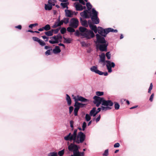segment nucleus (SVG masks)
Segmentation results:
<instances>
[{
    "label": "nucleus",
    "instance_id": "nucleus-1",
    "mask_svg": "<svg viewBox=\"0 0 156 156\" xmlns=\"http://www.w3.org/2000/svg\"><path fill=\"white\" fill-rule=\"evenodd\" d=\"M81 16L85 18L97 17L98 12L96 10H84L80 13Z\"/></svg>",
    "mask_w": 156,
    "mask_h": 156
},
{
    "label": "nucleus",
    "instance_id": "nucleus-2",
    "mask_svg": "<svg viewBox=\"0 0 156 156\" xmlns=\"http://www.w3.org/2000/svg\"><path fill=\"white\" fill-rule=\"evenodd\" d=\"M98 30V33L104 37H106L107 34L109 32L113 33H117L118 32L117 30H114L111 28L104 29L102 27H99Z\"/></svg>",
    "mask_w": 156,
    "mask_h": 156
},
{
    "label": "nucleus",
    "instance_id": "nucleus-3",
    "mask_svg": "<svg viewBox=\"0 0 156 156\" xmlns=\"http://www.w3.org/2000/svg\"><path fill=\"white\" fill-rule=\"evenodd\" d=\"M86 136L82 132H80L78 133L76 138L74 140H73L74 142L79 144L80 143H82L85 140Z\"/></svg>",
    "mask_w": 156,
    "mask_h": 156
},
{
    "label": "nucleus",
    "instance_id": "nucleus-4",
    "mask_svg": "<svg viewBox=\"0 0 156 156\" xmlns=\"http://www.w3.org/2000/svg\"><path fill=\"white\" fill-rule=\"evenodd\" d=\"M73 1H79L80 3L76 2H75L74 4V6L76 8V10H83L86 9L85 6H83L81 4L83 5H85V2L83 0H72ZM84 1L87 2H88V0H84Z\"/></svg>",
    "mask_w": 156,
    "mask_h": 156
},
{
    "label": "nucleus",
    "instance_id": "nucleus-5",
    "mask_svg": "<svg viewBox=\"0 0 156 156\" xmlns=\"http://www.w3.org/2000/svg\"><path fill=\"white\" fill-rule=\"evenodd\" d=\"M81 35L83 36L82 37L86 38L87 39H90L95 36V34L93 31L88 30L85 32L81 33Z\"/></svg>",
    "mask_w": 156,
    "mask_h": 156
},
{
    "label": "nucleus",
    "instance_id": "nucleus-6",
    "mask_svg": "<svg viewBox=\"0 0 156 156\" xmlns=\"http://www.w3.org/2000/svg\"><path fill=\"white\" fill-rule=\"evenodd\" d=\"M77 129H75L73 134H71V133H70L68 135L64 137V139L66 141H72L73 140L75 139V138H76L77 135Z\"/></svg>",
    "mask_w": 156,
    "mask_h": 156
},
{
    "label": "nucleus",
    "instance_id": "nucleus-7",
    "mask_svg": "<svg viewBox=\"0 0 156 156\" xmlns=\"http://www.w3.org/2000/svg\"><path fill=\"white\" fill-rule=\"evenodd\" d=\"M93 103L96 107H98L102 103L104 98L95 96L93 97Z\"/></svg>",
    "mask_w": 156,
    "mask_h": 156
},
{
    "label": "nucleus",
    "instance_id": "nucleus-8",
    "mask_svg": "<svg viewBox=\"0 0 156 156\" xmlns=\"http://www.w3.org/2000/svg\"><path fill=\"white\" fill-rule=\"evenodd\" d=\"M78 25L79 21L77 19L75 18L71 19L69 24V26L76 28L78 27Z\"/></svg>",
    "mask_w": 156,
    "mask_h": 156
},
{
    "label": "nucleus",
    "instance_id": "nucleus-9",
    "mask_svg": "<svg viewBox=\"0 0 156 156\" xmlns=\"http://www.w3.org/2000/svg\"><path fill=\"white\" fill-rule=\"evenodd\" d=\"M55 0H48V4L45 5V10H51L52 8V6L55 5Z\"/></svg>",
    "mask_w": 156,
    "mask_h": 156
},
{
    "label": "nucleus",
    "instance_id": "nucleus-10",
    "mask_svg": "<svg viewBox=\"0 0 156 156\" xmlns=\"http://www.w3.org/2000/svg\"><path fill=\"white\" fill-rule=\"evenodd\" d=\"M106 62L107 63L106 65L107 69L108 70L109 73H111L112 72V68H114L115 66V64L113 62H112L108 60L106 61Z\"/></svg>",
    "mask_w": 156,
    "mask_h": 156
},
{
    "label": "nucleus",
    "instance_id": "nucleus-11",
    "mask_svg": "<svg viewBox=\"0 0 156 156\" xmlns=\"http://www.w3.org/2000/svg\"><path fill=\"white\" fill-rule=\"evenodd\" d=\"M79 148L78 147L77 145L73 143H71L68 147L69 150L70 151L73 152V153L78 151Z\"/></svg>",
    "mask_w": 156,
    "mask_h": 156
},
{
    "label": "nucleus",
    "instance_id": "nucleus-12",
    "mask_svg": "<svg viewBox=\"0 0 156 156\" xmlns=\"http://www.w3.org/2000/svg\"><path fill=\"white\" fill-rule=\"evenodd\" d=\"M73 99L74 100L75 102L76 101L78 102V101H81L82 102H87L89 101L88 99L79 95H77L76 97L74 96Z\"/></svg>",
    "mask_w": 156,
    "mask_h": 156
},
{
    "label": "nucleus",
    "instance_id": "nucleus-13",
    "mask_svg": "<svg viewBox=\"0 0 156 156\" xmlns=\"http://www.w3.org/2000/svg\"><path fill=\"white\" fill-rule=\"evenodd\" d=\"M97 40L99 43L105 44L106 41L104 37H101L99 34H97L96 35Z\"/></svg>",
    "mask_w": 156,
    "mask_h": 156
},
{
    "label": "nucleus",
    "instance_id": "nucleus-14",
    "mask_svg": "<svg viewBox=\"0 0 156 156\" xmlns=\"http://www.w3.org/2000/svg\"><path fill=\"white\" fill-rule=\"evenodd\" d=\"M102 105L103 106H112L113 105V103L110 100H105L104 98L103 101V103H102Z\"/></svg>",
    "mask_w": 156,
    "mask_h": 156
},
{
    "label": "nucleus",
    "instance_id": "nucleus-15",
    "mask_svg": "<svg viewBox=\"0 0 156 156\" xmlns=\"http://www.w3.org/2000/svg\"><path fill=\"white\" fill-rule=\"evenodd\" d=\"M108 45V44H100L99 46L100 50L101 51H106Z\"/></svg>",
    "mask_w": 156,
    "mask_h": 156
},
{
    "label": "nucleus",
    "instance_id": "nucleus-16",
    "mask_svg": "<svg viewBox=\"0 0 156 156\" xmlns=\"http://www.w3.org/2000/svg\"><path fill=\"white\" fill-rule=\"evenodd\" d=\"M90 69L91 71L95 73L99 74V73H100V71L98 69L97 66H94L90 68Z\"/></svg>",
    "mask_w": 156,
    "mask_h": 156
},
{
    "label": "nucleus",
    "instance_id": "nucleus-17",
    "mask_svg": "<svg viewBox=\"0 0 156 156\" xmlns=\"http://www.w3.org/2000/svg\"><path fill=\"white\" fill-rule=\"evenodd\" d=\"M86 105V104L80 103L77 101H76V102H75V103L74 106L77 107L79 109L80 108L83 107Z\"/></svg>",
    "mask_w": 156,
    "mask_h": 156
},
{
    "label": "nucleus",
    "instance_id": "nucleus-18",
    "mask_svg": "<svg viewBox=\"0 0 156 156\" xmlns=\"http://www.w3.org/2000/svg\"><path fill=\"white\" fill-rule=\"evenodd\" d=\"M66 13V16L67 17H72L73 15V12L72 10H65Z\"/></svg>",
    "mask_w": 156,
    "mask_h": 156
},
{
    "label": "nucleus",
    "instance_id": "nucleus-19",
    "mask_svg": "<svg viewBox=\"0 0 156 156\" xmlns=\"http://www.w3.org/2000/svg\"><path fill=\"white\" fill-rule=\"evenodd\" d=\"M80 22L81 23V25L85 27H88L87 22L86 20H83L81 17L80 18Z\"/></svg>",
    "mask_w": 156,
    "mask_h": 156
},
{
    "label": "nucleus",
    "instance_id": "nucleus-20",
    "mask_svg": "<svg viewBox=\"0 0 156 156\" xmlns=\"http://www.w3.org/2000/svg\"><path fill=\"white\" fill-rule=\"evenodd\" d=\"M100 60L101 62H106L105 60V56L104 53H102L101 55H99Z\"/></svg>",
    "mask_w": 156,
    "mask_h": 156
},
{
    "label": "nucleus",
    "instance_id": "nucleus-21",
    "mask_svg": "<svg viewBox=\"0 0 156 156\" xmlns=\"http://www.w3.org/2000/svg\"><path fill=\"white\" fill-rule=\"evenodd\" d=\"M61 51L59 47L58 46H56L55 48L53 50V53L55 54H57L60 53Z\"/></svg>",
    "mask_w": 156,
    "mask_h": 156
},
{
    "label": "nucleus",
    "instance_id": "nucleus-22",
    "mask_svg": "<svg viewBox=\"0 0 156 156\" xmlns=\"http://www.w3.org/2000/svg\"><path fill=\"white\" fill-rule=\"evenodd\" d=\"M96 110V108L95 107L93 108L90 111V116L94 117L96 115V114H95Z\"/></svg>",
    "mask_w": 156,
    "mask_h": 156
},
{
    "label": "nucleus",
    "instance_id": "nucleus-23",
    "mask_svg": "<svg viewBox=\"0 0 156 156\" xmlns=\"http://www.w3.org/2000/svg\"><path fill=\"white\" fill-rule=\"evenodd\" d=\"M50 38L53 39L54 40L61 39L62 38V37L60 34H59L57 36L55 35L53 37H51Z\"/></svg>",
    "mask_w": 156,
    "mask_h": 156
},
{
    "label": "nucleus",
    "instance_id": "nucleus-24",
    "mask_svg": "<svg viewBox=\"0 0 156 156\" xmlns=\"http://www.w3.org/2000/svg\"><path fill=\"white\" fill-rule=\"evenodd\" d=\"M86 6L87 9V10H95L94 8H92V6L89 2H87Z\"/></svg>",
    "mask_w": 156,
    "mask_h": 156
},
{
    "label": "nucleus",
    "instance_id": "nucleus-25",
    "mask_svg": "<svg viewBox=\"0 0 156 156\" xmlns=\"http://www.w3.org/2000/svg\"><path fill=\"white\" fill-rule=\"evenodd\" d=\"M91 19L94 23L96 24H98L99 22V20L98 17H91Z\"/></svg>",
    "mask_w": 156,
    "mask_h": 156
},
{
    "label": "nucleus",
    "instance_id": "nucleus-26",
    "mask_svg": "<svg viewBox=\"0 0 156 156\" xmlns=\"http://www.w3.org/2000/svg\"><path fill=\"white\" fill-rule=\"evenodd\" d=\"M66 100L67 102V103L69 106L71 105V100L70 96L67 94L66 95Z\"/></svg>",
    "mask_w": 156,
    "mask_h": 156
},
{
    "label": "nucleus",
    "instance_id": "nucleus-27",
    "mask_svg": "<svg viewBox=\"0 0 156 156\" xmlns=\"http://www.w3.org/2000/svg\"><path fill=\"white\" fill-rule=\"evenodd\" d=\"M69 4L68 2L61 3L60 4L61 6L62 7V9H64L66 8L68 9V5Z\"/></svg>",
    "mask_w": 156,
    "mask_h": 156
},
{
    "label": "nucleus",
    "instance_id": "nucleus-28",
    "mask_svg": "<svg viewBox=\"0 0 156 156\" xmlns=\"http://www.w3.org/2000/svg\"><path fill=\"white\" fill-rule=\"evenodd\" d=\"M87 29L82 27H80L79 28V30L81 33H84L87 30Z\"/></svg>",
    "mask_w": 156,
    "mask_h": 156
},
{
    "label": "nucleus",
    "instance_id": "nucleus-29",
    "mask_svg": "<svg viewBox=\"0 0 156 156\" xmlns=\"http://www.w3.org/2000/svg\"><path fill=\"white\" fill-rule=\"evenodd\" d=\"M44 33L46 35L48 36H51L53 35V33L52 30H49L45 32Z\"/></svg>",
    "mask_w": 156,
    "mask_h": 156
},
{
    "label": "nucleus",
    "instance_id": "nucleus-30",
    "mask_svg": "<svg viewBox=\"0 0 156 156\" xmlns=\"http://www.w3.org/2000/svg\"><path fill=\"white\" fill-rule=\"evenodd\" d=\"M74 28L70 26V27H69L67 28V30L69 32L72 33L75 31V30Z\"/></svg>",
    "mask_w": 156,
    "mask_h": 156
},
{
    "label": "nucleus",
    "instance_id": "nucleus-31",
    "mask_svg": "<svg viewBox=\"0 0 156 156\" xmlns=\"http://www.w3.org/2000/svg\"><path fill=\"white\" fill-rule=\"evenodd\" d=\"M101 109H102L103 111H106L108 110H110L112 109V108L109 107V106H106L105 107L103 106H102L101 107Z\"/></svg>",
    "mask_w": 156,
    "mask_h": 156
},
{
    "label": "nucleus",
    "instance_id": "nucleus-32",
    "mask_svg": "<svg viewBox=\"0 0 156 156\" xmlns=\"http://www.w3.org/2000/svg\"><path fill=\"white\" fill-rule=\"evenodd\" d=\"M89 26L90 29L93 30H94L97 28L96 25H94L91 23L89 24Z\"/></svg>",
    "mask_w": 156,
    "mask_h": 156
},
{
    "label": "nucleus",
    "instance_id": "nucleus-33",
    "mask_svg": "<svg viewBox=\"0 0 156 156\" xmlns=\"http://www.w3.org/2000/svg\"><path fill=\"white\" fill-rule=\"evenodd\" d=\"M43 28L46 31H48L51 29V27L49 24H47L43 27Z\"/></svg>",
    "mask_w": 156,
    "mask_h": 156
},
{
    "label": "nucleus",
    "instance_id": "nucleus-34",
    "mask_svg": "<svg viewBox=\"0 0 156 156\" xmlns=\"http://www.w3.org/2000/svg\"><path fill=\"white\" fill-rule=\"evenodd\" d=\"M75 107L74 109V114L75 116H77L78 115V112L79 110V108H78L77 107L74 106Z\"/></svg>",
    "mask_w": 156,
    "mask_h": 156
},
{
    "label": "nucleus",
    "instance_id": "nucleus-35",
    "mask_svg": "<svg viewBox=\"0 0 156 156\" xmlns=\"http://www.w3.org/2000/svg\"><path fill=\"white\" fill-rule=\"evenodd\" d=\"M62 20L64 23L65 24H67L69 22V19L68 18H64Z\"/></svg>",
    "mask_w": 156,
    "mask_h": 156
},
{
    "label": "nucleus",
    "instance_id": "nucleus-36",
    "mask_svg": "<svg viewBox=\"0 0 156 156\" xmlns=\"http://www.w3.org/2000/svg\"><path fill=\"white\" fill-rule=\"evenodd\" d=\"M48 156H58L56 152H51L49 153Z\"/></svg>",
    "mask_w": 156,
    "mask_h": 156
},
{
    "label": "nucleus",
    "instance_id": "nucleus-37",
    "mask_svg": "<svg viewBox=\"0 0 156 156\" xmlns=\"http://www.w3.org/2000/svg\"><path fill=\"white\" fill-rule=\"evenodd\" d=\"M96 94L97 96L98 97L99 96H101L103 95L104 92L101 91H97L96 92Z\"/></svg>",
    "mask_w": 156,
    "mask_h": 156
},
{
    "label": "nucleus",
    "instance_id": "nucleus-38",
    "mask_svg": "<svg viewBox=\"0 0 156 156\" xmlns=\"http://www.w3.org/2000/svg\"><path fill=\"white\" fill-rule=\"evenodd\" d=\"M64 153V150L63 149L61 151H59L58 152V154L59 156H62Z\"/></svg>",
    "mask_w": 156,
    "mask_h": 156
},
{
    "label": "nucleus",
    "instance_id": "nucleus-39",
    "mask_svg": "<svg viewBox=\"0 0 156 156\" xmlns=\"http://www.w3.org/2000/svg\"><path fill=\"white\" fill-rule=\"evenodd\" d=\"M115 105H114V107H115V109L116 110L119 109V108L120 107L119 105V104L118 103L116 102H115Z\"/></svg>",
    "mask_w": 156,
    "mask_h": 156
},
{
    "label": "nucleus",
    "instance_id": "nucleus-40",
    "mask_svg": "<svg viewBox=\"0 0 156 156\" xmlns=\"http://www.w3.org/2000/svg\"><path fill=\"white\" fill-rule=\"evenodd\" d=\"M38 42L41 46H44L45 45V43L43 41L40 39Z\"/></svg>",
    "mask_w": 156,
    "mask_h": 156
},
{
    "label": "nucleus",
    "instance_id": "nucleus-41",
    "mask_svg": "<svg viewBox=\"0 0 156 156\" xmlns=\"http://www.w3.org/2000/svg\"><path fill=\"white\" fill-rule=\"evenodd\" d=\"M55 41L49 40V42L51 44L58 43L59 42L58 40H55Z\"/></svg>",
    "mask_w": 156,
    "mask_h": 156
},
{
    "label": "nucleus",
    "instance_id": "nucleus-42",
    "mask_svg": "<svg viewBox=\"0 0 156 156\" xmlns=\"http://www.w3.org/2000/svg\"><path fill=\"white\" fill-rule=\"evenodd\" d=\"M63 38L65 40V41H64L66 43H71V40L70 39L66 38L64 37Z\"/></svg>",
    "mask_w": 156,
    "mask_h": 156
},
{
    "label": "nucleus",
    "instance_id": "nucleus-43",
    "mask_svg": "<svg viewBox=\"0 0 156 156\" xmlns=\"http://www.w3.org/2000/svg\"><path fill=\"white\" fill-rule=\"evenodd\" d=\"M85 119L87 121H89L91 119L90 116L87 114H86L85 116Z\"/></svg>",
    "mask_w": 156,
    "mask_h": 156
},
{
    "label": "nucleus",
    "instance_id": "nucleus-44",
    "mask_svg": "<svg viewBox=\"0 0 156 156\" xmlns=\"http://www.w3.org/2000/svg\"><path fill=\"white\" fill-rule=\"evenodd\" d=\"M60 32L61 34H63L66 33V29L65 27H62L60 30Z\"/></svg>",
    "mask_w": 156,
    "mask_h": 156
},
{
    "label": "nucleus",
    "instance_id": "nucleus-45",
    "mask_svg": "<svg viewBox=\"0 0 156 156\" xmlns=\"http://www.w3.org/2000/svg\"><path fill=\"white\" fill-rule=\"evenodd\" d=\"M60 26L58 22H55L54 25L52 26L53 28H55L58 27Z\"/></svg>",
    "mask_w": 156,
    "mask_h": 156
},
{
    "label": "nucleus",
    "instance_id": "nucleus-46",
    "mask_svg": "<svg viewBox=\"0 0 156 156\" xmlns=\"http://www.w3.org/2000/svg\"><path fill=\"white\" fill-rule=\"evenodd\" d=\"M108 155V149L105 150L104 153L103 154L104 156H107Z\"/></svg>",
    "mask_w": 156,
    "mask_h": 156
},
{
    "label": "nucleus",
    "instance_id": "nucleus-47",
    "mask_svg": "<svg viewBox=\"0 0 156 156\" xmlns=\"http://www.w3.org/2000/svg\"><path fill=\"white\" fill-rule=\"evenodd\" d=\"M153 88V84L152 83H151L150 84V87H149V88L148 89V93H151V91L152 89Z\"/></svg>",
    "mask_w": 156,
    "mask_h": 156
},
{
    "label": "nucleus",
    "instance_id": "nucleus-48",
    "mask_svg": "<svg viewBox=\"0 0 156 156\" xmlns=\"http://www.w3.org/2000/svg\"><path fill=\"white\" fill-rule=\"evenodd\" d=\"M100 73H99V75H104L105 76H107L108 75V73L107 72H103L100 71Z\"/></svg>",
    "mask_w": 156,
    "mask_h": 156
},
{
    "label": "nucleus",
    "instance_id": "nucleus-49",
    "mask_svg": "<svg viewBox=\"0 0 156 156\" xmlns=\"http://www.w3.org/2000/svg\"><path fill=\"white\" fill-rule=\"evenodd\" d=\"M106 56L108 59H110L111 54H110V52L109 51L106 53Z\"/></svg>",
    "mask_w": 156,
    "mask_h": 156
},
{
    "label": "nucleus",
    "instance_id": "nucleus-50",
    "mask_svg": "<svg viewBox=\"0 0 156 156\" xmlns=\"http://www.w3.org/2000/svg\"><path fill=\"white\" fill-rule=\"evenodd\" d=\"M86 123L85 122H84L82 125V130L84 131L86 127Z\"/></svg>",
    "mask_w": 156,
    "mask_h": 156
},
{
    "label": "nucleus",
    "instance_id": "nucleus-51",
    "mask_svg": "<svg viewBox=\"0 0 156 156\" xmlns=\"http://www.w3.org/2000/svg\"><path fill=\"white\" fill-rule=\"evenodd\" d=\"M52 50V49H51L50 50H48L45 52V55H50L51 54L50 51Z\"/></svg>",
    "mask_w": 156,
    "mask_h": 156
},
{
    "label": "nucleus",
    "instance_id": "nucleus-52",
    "mask_svg": "<svg viewBox=\"0 0 156 156\" xmlns=\"http://www.w3.org/2000/svg\"><path fill=\"white\" fill-rule=\"evenodd\" d=\"M60 29V28H57L55 29H52V30L53 33V32H54V34H56L58 32Z\"/></svg>",
    "mask_w": 156,
    "mask_h": 156
},
{
    "label": "nucleus",
    "instance_id": "nucleus-53",
    "mask_svg": "<svg viewBox=\"0 0 156 156\" xmlns=\"http://www.w3.org/2000/svg\"><path fill=\"white\" fill-rule=\"evenodd\" d=\"M74 34L76 36H78L80 35H81V33L78 30H76Z\"/></svg>",
    "mask_w": 156,
    "mask_h": 156
},
{
    "label": "nucleus",
    "instance_id": "nucleus-54",
    "mask_svg": "<svg viewBox=\"0 0 156 156\" xmlns=\"http://www.w3.org/2000/svg\"><path fill=\"white\" fill-rule=\"evenodd\" d=\"M154 96V93H153L151 95L149 98V100L151 102H152L153 101V99Z\"/></svg>",
    "mask_w": 156,
    "mask_h": 156
},
{
    "label": "nucleus",
    "instance_id": "nucleus-55",
    "mask_svg": "<svg viewBox=\"0 0 156 156\" xmlns=\"http://www.w3.org/2000/svg\"><path fill=\"white\" fill-rule=\"evenodd\" d=\"M38 25L37 23H35L33 24H31L29 26V27L30 28H32L33 27H35V26Z\"/></svg>",
    "mask_w": 156,
    "mask_h": 156
},
{
    "label": "nucleus",
    "instance_id": "nucleus-56",
    "mask_svg": "<svg viewBox=\"0 0 156 156\" xmlns=\"http://www.w3.org/2000/svg\"><path fill=\"white\" fill-rule=\"evenodd\" d=\"M32 39L34 41H37L38 42L39 40H40V39H39V38L36 37H32Z\"/></svg>",
    "mask_w": 156,
    "mask_h": 156
},
{
    "label": "nucleus",
    "instance_id": "nucleus-57",
    "mask_svg": "<svg viewBox=\"0 0 156 156\" xmlns=\"http://www.w3.org/2000/svg\"><path fill=\"white\" fill-rule=\"evenodd\" d=\"M74 122L73 120H71L70 121V126L73 129Z\"/></svg>",
    "mask_w": 156,
    "mask_h": 156
},
{
    "label": "nucleus",
    "instance_id": "nucleus-58",
    "mask_svg": "<svg viewBox=\"0 0 156 156\" xmlns=\"http://www.w3.org/2000/svg\"><path fill=\"white\" fill-rule=\"evenodd\" d=\"M73 110V106H70L69 107V113L70 114Z\"/></svg>",
    "mask_w": 156,
    "mask_h": 156
},
{
    "label": "nucleus",
    "instance_id": "nucleus-59",
    "mask_svg": "<svg viewBox=\"0 0 156 156\" xmlns=\"http://www.w3.org/2000/svg\"><path fill=\"white\" fill-rule=\"evenodd\" d=\"M120 146V144L118 143H117L114 144V147H118Z\"/></svg>",
    "mask_w": 156,
    "mask_h": 156
},
{
    "label": "nucleus",
    "instance_id": "nucleus-60",
    "mask_svg": "<svg viewBox=\"0 0 156 156\" xmlns=\"http://www.w3.org/2000/svg\"><path fill=\"white\" fill-rule=\"evenodd\" d=\"M80 43L83 46H87V44L84 41Z\"/></svg>",
    "mask_w": 156,
    "mask_h": 156
},
{
    "label": "nucleus",
    "instance_id": "nucleus-61",
    "mask_svg": "<svg viewBox=\"0 0 156 156\" xmlns=\"http://www.w3.org/2000/svg\"><path fill=\"white\" fill-rule=\"evenodd\" d=\"M101 118V115H100L96 119V121L97 122H98Z\"/></svg>",
    "mask_w": 156,
    "mask_h": 156
},
{
    "label": "nucleus",
    "instance_id": "nucleus-62",
    "mask_svg": "<svg viewBox=\"0 0 156 156\" xmlns=\"http://www.w3.org/2000/svg\"><path fill=\"white\" fill-rule=\"evenodd\" d=\"M101 110V108H98L97 111H96L95 114L96 115Z\"/></svg>",
    "mask_w": 156,
    "mask_h": 156
},
{
    "label": "nucleus",
    "instance_id": "nucleus-63",
    "mask_svg": "<svg viewBox=\"0 0 156 156\" xmlns=\"http://www.w3.org/2000/svg\"><path fill=\"white\" fill-rule=\"evenodd\" d=\"M15 28H18L19 30H21L22 29V26L21 25H19L17 26H15Z\"/></svg>",
    "mask_w": 156,
    "mask_h": 156
},
{
    "label": "nucleus",
    "instance_id": "nucleus-64",
    "mask_svg": "<svg viewBox=\"0 0 156 156\" xmlns=\"http://www.w3.org/2000/svg\"><path fill=\"white\" fill-rule=\"evenodd\" d=\"M64 23L63 21L62 20L61 21H60L58 22V23L59 24V26H61V25L63 24V23Z\"/></svg>",
    "mask_w": 156,
    "mask_h": 156
}]
</instances>
